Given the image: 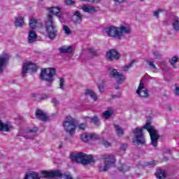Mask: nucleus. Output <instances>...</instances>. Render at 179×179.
Segmentation results:
<instances>
[{"mask_svg":"<svg viewBox=\"0 0 179 179\" xmlns=\"http://www.w3.org/2000/svg\"><path fill=\"white\" fill-rule=\"evenodd\" d=\"M41 1H44V0H41Z\"/></svg>","mask_w":179,"mask_h":179,"instance_id":"obj_61","label":"nucleus"},{"mask_svg":"<svg viewBox=\"0 0 179 179\" xmlns=\"http://www.w3.org/2000/svg\"><path fill=\"white\" fill-rule=\"evenodd\" d=\"M9 61V56H3L0 57V73H2L3 72V69L2 66L5 65Z\"/></svg>","mask_w":179,"mask_h":179,"instance_id":"obj_20","label":"nucleus"},{"mask_svg":"<svg viewBox=\"0 0 179 179\" xmlns=\"http://www.w3.org/2000/svg\"><path fill=\"white\" fill-rule=\"evenodd\" d=\"M141 2H143V1H145V0H139Z\"/></svg>","mask_w":179,"mask_h":179,"instance_id":"obj_58","label":"nucleus"},{"mask_svg":"<svg viewBox=\"0 0 179 179\" xmlns=\"http://www.w3.org/2000/svg\"><path fill=\"white\" fill-rule=\"evenodd\" d=\"M11 128H12V127L9 126V124H3V122H2L0 120V131H1L9 132L10 131Z\"/></svg>","mask_w":179,"mask_h":179,"instance_id":"obj_22","label":"nucleus"},{"mask_svg":"<svg viewBox=\"0 0 179 179\" xmlns=\"http://www.w3.org/2000/svg\"><path fill=\"white\" fill-rule=\"evenodd\" d=\"M169 111H171V107H169Z\"/></svg>","mask_w":179,"mask_h":179,"instance_id":"obj_57","label":"nucleus"},{"mask_svg":"<svg viewBox=\"0 0 179 179\" xmlns=\"http://www.w3.org/2000/svg\"><path fill=\"white\" fill-rule=\"evenodd\" d=\"M110 78L117 79V83L120 85L125 80V77L124 76V74L121 73H118L117 69H110Z\"/></svg>","mask_w":179,"mask_h":179,"instance_id":"obj_10","label":"nucleus"},{"mask_svg":"<svg viewBox=\"0 0 179 179\" xmlns=\"http://www.w3.org/2000/svg\"><path fill=\"white\" fill-rule=\"evenodd\" d=\"M132 133L135 135L132 139L134 145L138 146V145H145L146 143L143 136V129L137 127L132 131Z\"/></svg>","mask_w":179,"mask_h":179,"instance_id":"obj_6","label":"nucleus"},{"mask_svg":"<svg viewBox=\"0 0 179 179\" xmlns=\"http://www.w3.org/2000/svg\"><path fill=\"white\" fill-rule=\"evenodd\" d=\"M156 161H151L147 163V166H156Z\"/></svg>","mask_w":179,"mask_h":179,"instance_id":"obj_50","label":"nucleus"},{"mask_svg":"<svg viewBox=\"0 0 179 179\" xmlns=\"http://www.w3.org/2000/svg\"><path fill=\"white\" fill-rule=\"evenodd\" d=\"M114 115V109L109 108L108 110H106L103 113L102 117L105 120H109V118H111Z\"/></svg>","mask_w":179,"mask_h":179,"instance_id":"obj_19","label":"nucleus"},{"mask_svg":"<svg viewBox=\"0 0 179 179\" xmlns=\"http://www.w3.org/2000/svg\"><path fill=\"white\" fill-rule=\"evenodd\" d=\"M45 96L46 97V99L48 98L47 95H45Z\"/></svg>","mask_w":179,"mask_h":179,"instance_id":"obj_59","label":"nucleus"},{"mask_svg":"<svg viewBox=\"0 0 179 179\" xmlns=\"http://www.w3.org/2000/svg\"><path fill=\"white\" fill-rule=\"evenodd\" d=\"M175 94H176V96H179V87H176Z\"/></svg>","mask_w":179,"mask_h":179,"instance_id":"obj_52","label":"nucleus"},{"mask_svg":"<svg viewBox=\"0 0 179 179\" xmlns=\"http://www.w3.org/2000/svg\"><path fill=\"white\" fill-rule=\"evenodd\" d=\"M162 12H164V10L159 8L153 13V16L159 19V13H162Z\"/></svg>","mask_w":179,"mask_h":179,"instance_id":"obj_41","label":"nucleus"},{"mask_svg":"<svg viewBox=\"0 0 179 179\" xmlns=\"http://www.w3.org/2000/svg\"><path fill=\"white\" fill-rule=\"evenodd\" d=\"M115 129L116 131L117 136L121 137L124 136V129H122L120 127H119L118 125H115Z\"/></svg>","mask_w":179,"mask_h":179,"instance_id":"obj_29","label":"nucleus"},{"mask_svg":"<svg viewBox=\"0 0 179 179\" xmlns=\"http://www.w3.org/2000/svg\"><path fill=\"white\" fill-rule=\"evenodd\" d=\"M52 104H54L55 107H57V100L56 99H52Z\"/></svg>","mask_w":179,"mask_h":179,"instance_id":"obj_53","label":"nucleus"},{"mask_svg":"<svg viewBox=\"0 0 179 179\" xmlns=\"http://www.w3.org/2000/svg\"><path fill=\"white\" fill-rule=\"evenodd\" d=\"M85 96H90L91 99H93L94 101H97V96H96V93L90 89L86 90Z\"/></svg>","mask_w":179,"mask_h":179,"instance_id":"obj_25","label":"nucleus"},{"mask_svg":"<svg viewBox=\"0 0 179 179\" xmlns=\"http://www.w3.org/2000/svg\"><path fill=\"white\" fill-rule=\"evenodd\" d=\"M89 118H90V117H84V120H85V121L86 120H87V119H89Z\"/></svg>","mask_w":179,"mask_h":179,"instance_id":"obj_55","label":"nucleus"},{"mask_svg":"<svg viewBox=\"0 0 179 179\" xmlns=\"http://www.w3.org/2000/svg\"><path fill=\"white\" fill-rule=\"evenodd\" d=\"M90 120L91 122L94 124V125H96V127H99L100 125V120L97 116H93Z\"/></svg>","mask_w":179,"mask_h":179,"instance_id":"obj_31","label":"nucleus"},{"mask_svg":"<svg viewBox=\"0 0 179 179\" xmlns=\"http://www.w3.org/2000/svg\"><path fill=\"white\" fill-rule=\"evenodd\" d=\"M37 23H38L37 19L31 18L29 20V27L31 30H34V29H36V27H37Z\"/></svg>","mask_w":179,"mask_h":179,"instance_id":"obj_28","label":"nucleus"},{"mask_svg":"<svg viewBox=\"0 0 179 179\" xmlns=\"http://www.w3.org/2000/svg\"><path fill=\"white\" fill-rule=\"evenodd\" d=\"M35 115L36 117H38V120L41 121L45 122L47 120H48V116H47V115H45V113H44V112L40 109L36 110Z\"/></svg>","mask_w":179,"mask_h":179,"instance_id":"obj_15","label":"nucleus"},{"mask_svg":"<svg viewBox=\"0 0 179 179\" xmlns=\"http://www.w3.org/2000/svg\"><path fill=\"white\" fill-rule=\"evenodd\" d=\"M81 141H83V142H89V141H90V135L87 134H81Z\"/></svg>","mask_w":179,"mask_h":179,"instance_id":"obj_37","label":"nucleus"},{"mask_svg":"<svg viewBox=\"0 0 179 179\" xmlns=\"http://www.w3.org/2000/svg\"><path fill=\"white\" fill-rule=\"evenodd\" d=\"M37 38L38 36L36 31H34L33 29H31L28 35V43H29V44H32V43L37 41Z\"/></svg>","mask_w":179,"mask_h":179,"instance_id":"obj_14","label":"nucleus"},{"mask_svg":"<svg viewBox=\"0 0 179 179\" xmlns=\"http://www.w3.org/2000/svg\"><path fill=\"white\" fill-rule=\"evenodd\" d=\"M74 16H76V22H82V19L83 17V15H81L80 12L76 11L74 13Z\"/></svg>","mask_w":179,"mask_h":179,"instance_id":"obj_34","label":"nucleus"},{"mask_svg":"<svg viewBox=\"0 0 179 179\" xmlns=\"http://www.w3.org/2000/svg\"><path fill=\"white\" fill-rule=\"evenodd\" d=\"M155 176L157 179H164L166 177V172L162 169L157 170Z\"/></svg>","mask_w":179,"mask_h":179,"instance_id":"obj_26","label":"nucleus"},{"mask_svg":"<svg viewBox=\"0 0 179 179\" xmlns=\"http://www.w3.org/2000/svg\"><path fill=\"white\" fill-rule=\"evenodd\" d=\"M59 88L61 89V90H65V78H59Z\"/></svg>","mask_w":179,"mask_h":179,"instance_id":"obj_30","label":"nucleus"},{"mask_svg":"<svg viewBox=\"0 0 179 179\" xmlns=\"http://www.w3.org/2000/svg\"><path fill=\"white\" fill-rule=\"evenodd\" d=\"M70 159L71 162H76V163H80L86 166L90 164V163H94V159L93 156L86 155L85 152L71 153L70 155Z\"/></svg>","mask_w":179,"mask_h":179,"instance_id":"obj_2","label":"nucleus"},{"mask_svg":"<svg viewBox=\"0 0 179 179\" xmlns=\"http://www.w3.org/2000/svg\"><path fill=\"white\" fill-rule=\"evenodd\" d=\"M78 121L75 118L67 116L66 117L65 121L63 122V127L66 132H68L69 135H73L76 128H78Z\"/></svg>","mask_w":179,"mask_h":179,"instance_id":"obj_4","label":"nucleus"},{"mask_svg":"<svg viewBox=\"0 0 179 179\" xmlns=\"http://www.w3.org/2000/svg\"><path fill=\"white\" fill-rule=\"evenodd\" d=\"M15 24L16 27H22L24 24V20L22 17H15Z\"/></svg>","mask_w":179,"mask_h":179,"instance_id":"obj_27","label":"nucleus"},{"mask_svg":"<svg viewBox=\"0 0 179 179\" xmlns=\"http://www.w3.org/2000/svg\"><path fill=\"white\" fill-rule=\"evenodd\" d=\"M98 87H99V92H100V93H103L104 92V81L103 80H100L98 83Z\"/></svg>","mask_w":179,"mask_h":179,"instance_id":"obj_36","label":"nucleus"},{"mask_svg":"<svg viewBox=\"0 0 179 179\" xmlns=\"http://www.w3.org/2000/svg\"><path fill=\"white\" fill-rule=\"evenodd\" d=\"M106 33L108 37H113V38H118L120 40V30L118 27H109L105 29Z\"/></svg>","mask_w":179,"mask_h":179,"instance_id":"obj_11","label":"nucleus"},{"mask_svg":"<svg viewBox=\"0 0 179 179\" xmlns=\"http://www.w3.org/2000/svg\"><path fill=\"white\" fill-rule=\"evenodd\" d=\"M119 29V38L121 40V37L122 36V34H129L131 33V29L129 27H127L125 26H121L118 27Z\"/></svg>","mask_w":179,"mask_h":179,"instance_id":"obj_17","label":"nucleus"},{"mask_svg":"<svg viewBox=\"0 0 179 179\" xmlns=\"http://www.w3.org/2000/svg\"><path fill=\"white\" fill-rule=\"evenodd\" d=\"M114 1H115V2H119L120 3H121L124 2V1H125V0H114Z\"/></svg>","mask_w":179,"mask_h":179,"instance_id":"obj_54","label":"nucleus"},{"mask_svg":"<svg viewBox=\"0 0 179 179\" xmlns=\"http://www.w3.org/2000/svg\"><path fill=\"white\" fill-rule=\"evenodd\" d=\"M48 10L50 13H52V15H55L59 17V19H61V9L59 7H50L48 8Z\"/></svg>","mask_w":179,"mask_h":179,"instance_id":"obj_16","label":"nucleus"},{"mask_svg":"<svg viewBox=\"0 0 179 179\" xmlns=\"http://www.w3.org/2000/svg\"><path fill=\"white\" fill-rule=\"evenodd\" d=\"M36 132H38V128L37 127H34L33 129L27 130L28 134H36Z\"/></svg>","mask_w":179,"mask_h":179,"instance_id":"obj_43","label":"nucleus"},{"mask_svg":"<svg viewBox=\"0 0 179 179\" xmlns=\"http://www.w3.org/2000/svg\"><path fill=\"white\" fill-rule=\"evenodd\" d=\"M115 89H120V87L118 85L115 86Z\"/></svg>","mask_w":179,"mask_h":179,"instance_id":"obj_56","label":"nucleus"},{"mask_svg":"<svg viewBox=\"0 0 179 179\" xmlns=\"http://www.w3.org/2000/svg\"><path fill=\"white\" fill-rule=\"evenodd\" d=\"M101 159L103 160L104 166H99L101 173L106 172L111 166L115 164V157L114 155H101Z\"/></svg>","mask_w":179,"mask_h":179,"instance_id":"obj_7","label":"nucleus"},{"mask_svg":"<svg viewBox=\"0 0 179 179\" xmlns=\"http://www.w3.org/2000/svg\"><path fill=\"white\" fill-rule=\"evenodd\" d=\"M66 5H75V1L73 0H65Z\"/></svg>","mask_w":179,"mask_h":179,"instance_id":"obj_47","label":"nucleus"},{"mask_svg":"<svg viewBox=\"0 0 179 179\" xmlns=\"http://www.w3.org/2000/svg\"><path fill=\"white\" fill-rule=\"evenodd\" d=\"M41 174V177L43 178H55V177L61 178L63 176L59 170L53 171H42Z\"/></svg>","mask_w":179,"mask_h":179,"instance_id":"obj_9","label":"nucleus"},{"mask_svg":"<svg viewBox=\"0 0 179 179\" xmlns=\"http://www.w3.org/2000/svg\"><path fill=\"white\" fill-rule=\"evenodd\" d=\"M64 179H73V177L71 175L65 174Z\"/></svg>","mask_w":179,"mask_h":179,"instance_id":"obj_51","label":"nucleus"},{"mask_svg":"<svg viewBox=\"0 0 179 179\" xmlns=\"http://www.w3.org/2000/svg\"><path fill=\"white\" fill-rule=\"evenodd\" d=\"M36 96V94H34V97H35Z\"/></svg>","mask_w":179,"mask_h":179,"instance_id":"obj_60","label":"nucleus"},{"mask_svg":"<svg viewBox=\"0 0 179 179\" xmlns=\"http://www.w3.org/2000/svg\"><path fill=\"white\" fill-rule=\"evenodd\" d=\"M88 51L92 54V55H93L94 57H97V55H99V54H97V52H96V50H94V48H90L88 49Z\"/></svg>","mask_w":179,"mask_h":179,"instance_id":"obj_42","label":"nucleus"},{"mask_svg":"<svg viewBox=\"0 0 179 179\" xmlns=\"http://www.w3.org/2000/svg\"><path fill=\"white\" fill-rule=\"evenodd\" d=\"M144 129H146L149 132L151 144L152 146H154V148H156V146H157L159 138H160V136H159V132L157 130L155 129L152 125H150V122H149L144 125Z\"/></svg>","mask_w":179,"mask_h":179,"instance_id":"obj_5","label":"nucleus"},{"mask_svg":"<svg viewBox=\"0 0 179 179\" xmlns=\"http://www.w3.org/2000/svg\"><path fill=\"white\" fill-rule=\"evenodd\" d=\"M172 27L175 31H179V18L175 17L172 21Z\"/></svg>","mask_w":179,"mask_h":179,"instance_id":"obj_24","label":"nucleus"},{"mask_svg":"<svg viewBox=\"0 0 179 179\" xmlns=\"http://www.w3.org/2000/svg\"><path fill=\"white\" fill-rule=\"evenodd\" d=\"M24 179H40V176L36 172L28 173L25 175Z\"/></svg>","mask_w":179,"mask_h":179,"instance_id":"obj_23","label":"nucleus"},{"mask_svg":"<svg viewBox=\"0 0 179 179\" xmlns=\"http://www.w3.org/2000/svg\"><path fill=\"white\" fill-rule=\"evenodd\" d=\"M117 169L119 171L125 173V171H128L129 170V166H127L125 164H123L121 166H119Z\"/></svg>","mask_w":179,"mask_h":179,"instance_id":"obj_35","label":"nucleus"},{"mask_svg":"<svg viewBox=\"0 0 179 179\" xmlns=\"http://www.w3.org/2000/svg\"><path fill=\"white\" fill-rule=\"evenodd\" d=\"M82 9L87 13H96V12H97L96 8L89 5H83Z\"/></svg>","mask_w":179,"mask_h":179,"instance_id":"obj_18","label":"nucleus"},{"mask_svg":"<svg viewBox=\"0 0 179 179\" xmlns=\"http://www.w3.org/2000/svg\"><path fill=\"white\" fill-rule=\"evenodd\" d=\"M37 71V65L31 63V62H27L25 63L22 66V76H24L27 72H36Z\"/></svg>","mask_w":179,"mask_h":179,"instance_id":"obj_12","label":"nucleus"},{"mask_svg":"<svg viewBox=\"0 0 179 179\" xmlns=\"http://www.w3.org/2000/svg\"><path fill=\"white\" fill-rule=\"evenodd\" d=\"M106 59L108 61L120 59V53L116 50L112 49L106 53Z\"/></svg>","mask_w":179,"mask_h":179,"instance_id":"obj_13","label":"nucleus"},{"mask_svg":"<svg viewBox=\"0 0 179 179\" xmlns=\"http://www.w3.org/2000/svg\"><path fill=\"white\" fill-rule=\"evenodd\" d=\"M149 66H150V68H152V69H157V68L156 67V65H155V62L153 61H150L148 62Z\"/></svg>","mask_w":179,"mask_h":179,"instance_id":"obj_45","label":"nucleus"},{"mask_svg":"<svg viewBox=\"0 0 179 179\" xmlns=\"http://www.w3.org/2000/svg\"><path fill=\"white\" fill-rule=\"evenodd\" d=\"M83 2H90V3H99L101 0H80Z\"/></svg>","mask_w":179,"mask_h":179,"instance_id":"obj_44","label":"nucleus"},{"mask_svg":"<svg viewBox=\"0 0 179 179\" xmlns=\"http://www.w3.org/2000/svg\"><path fill=\"white\" fill-rule=\"evenodd\" d=\"M101 143L105 146V148H110V146H111V143H108V141H106L104 138L101 140Z\"/></svg>","mask_w":179,"mask_h":179,"instance_id":"obj_39","label":"nucleus"},{"mask_svg":"<svg viewBox=\"0 0 179 179\" xmlns=\"http://www.w3.org/2000/svg\"><path fill=\"white\" fill-rule=\"evenodd\" d=\"M136 93L138 96H140V97L143 99H148L150 97V95L149 94V91L147 89H145V84L142 80L140 81V84L136 90Z\"/></svg>","mask_w":179,"mask_h":179,"instance_id":"obj_8","label":"nucleus"},{"mask_svg":"<svg viewBox=\"0 0 179 179\" xmlns=\"http://www.w3.org/2000/svg\"><path fill=\"white\" fill-rule=\"evenodd\" d=\"M45 30L48 37L50 40H55V38L58 37L59 31L55 22H54V17L51 14H48L46 17Z\"/></svg>","mask_w":179,"mask_h":179,"instance_id":"obj_1","label":"nucleus"},{"mask_svg":"<svg viewBox=\"0 0 179 179\" xmlns=\"http://www.w3.org/2000/svg\"><path fill=\"white\" fill-rule=\"evenodd\" d=\"M90 135V139H99V135L96 134H91Z\"/></svg>","mask_w":179,"mask_h":179,"instance_id":"obj_46","label":"nucleus"},{"mask_svg":"<svg viewBox=\"0 0 179 179\" xmlns=\"http://www.w3.org/2000/svg\"><path fill=\"white\" fill-rule=\"evenodd\" d=\"M154 57H155V58H156V59H160V58H162V55H160L159 52H155Z\"/></svg>","mask_w":179,"mask_h":179,"instance_id":"obj_48","label":"nucleus"},{"mask_svg":"<svg viewBox=\"0 0 179 179\" xmlns=\"http://www.w3.org/2000/svg\"><path fill=\"white\" fill-rule=\"evenodd\" d=\"M59 51L62 54H71L73 51V48L72 46H62L59 49Z\"/></svg>","mask_w":179,"mask_h":179,"instance_id":"obj_21","label":"nucleus"},{"mask_svg":"<svg viewBox=\"0 0 179 179\" xmlns=\"http://www.w3.org/2000/svg\"><path fill=\"white\" fill-rule=\"evenodd\" d=\"M63 30L65 34H66L67 36H70V34H72V31H71V29H69V27L66 25H64Z\"/></svg>","mask_w":179,"mask_h":179,"instance_id":"obj_38","label":"nucleus"},{"mask_svg":"<svg viewBox=\"0 0 179 179\" xmlns=\"http://www.w3.org/2000/svg\"><path fill=\"white\" fill-rule=\"evenodd\" d=\"M179 61V57H173L170 60H169V62L171 64V65H172V66L173 68H177V66H176V62H178Z\"/></svg>","mask_w":179,"mask_h":179,"instance_id":"obj_32","label":"nucleus"},{"mask_svg":"<svg viewBox=\"0 0 179 179\" xmlns=\"http://www.w3.org/2000/svg\"><path fill=\"white\" fill-rule=\"evenodd\" d=\"M87 127V123H81L78 126V129H80L82 131H85Z\"/></svg>","mask_w":179,"mask_h":179,"instance_id":"obj_40","label":"nucleus"},{"mask_svg":"<svg viewBox=\"0 0 179 179\" xmlns=\"http://www.w3.org/2000/svg\"><path fill=\"white\" fill-rule=\"evenodd\" d=\"M135 62H136V61L133 60L129 64L124 66L122 68L123 71H124V72L129 71L130 68H132V66H133L134 64H135Z\"/></svg>","mask_w":179,"mask_h":179,"instance_id":"obj_33","label":"nucleus"},{"mask_svg":"<svg viewBox=\"0 0 179 179\" xmlns=\"http://www.w3.org/2000/svg\"><path fill=\"white\" fill-rule=\"evenodd\" d=\"M57 70L54 68L43 69L41 71L40 78L42 80H45L49 85H52L55 80Z\"/></svg>","mask_w":179,"mask_h":179,"instance_id":"obj_3","label":"nucleus"},{"mask_svg":"<svg viewBox=\"0 0 179 179\" xmlns=\"http://www.w3.org/2000/svg\"><path fill=\"white\" fill-rule=\"evenodd\" d=\"M127 148H128L127 144H122L120 145V148L122 149V150H124V152H125V150H127Z\"/></svg>","mask_w":179,"mask_h":179,"instance_id":"obj_49","label":"nucleus"}]
</instances>
